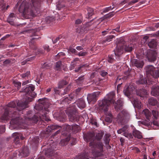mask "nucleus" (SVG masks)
I'll use <instances>...</instances> for the list:
<instances>
[{"label": "nucleus", "mask_w": 159, "mask_h": 159, "mask_svg": "<svg viewBox=\"0 0 159 159\" xmlns=\"http://www.w3.org/2000/svg\"><path fill=\"white\" fill-rule=\"evenodd\" d=\"M115 100H99L98 101L99 105L102 107L104 111H106L107 107L110 103H113L115 108L117 111L122 106L123 103L120 100H117L116 102H114Z\"/></svg>", "instance_id": "1"}, {"label": "nucleus", "mask_w": 159, "mask_h": 159, "mask_svg": "<svg viewBox=\"0 0 159 159\" xmlns=\"http://www.w3.org/2000/svg\"><path fill=\"white\" fill-rule=\"evenodd\" d=\"M89 146L94 148L92 151V154L94 157H97L101 156L103 151V145L102 142H98L96 143L94 142H91L89 143Z\"/></svg>", "instance_id": "2"}, {"label": "nucleus", "mask_w": 159, "mask_h": 159, "mask_svg": "<svg viewBox=\"0 0 159 159\" xmlns=\"http://www.w3.org/2000/svg\"><path fill=\"white\" fill-rule=\"evenodd\" d=\"M27 6L28 4L26 3L25 2H22L19 8L20 12L22 13L23 15H30L32 17L36 16L37 13L36 9L34 8L30 10L28 8Z\"/></svg>", "instance_id": "3"}, {"label": "nucleus", "mask_w": 159, "mask_h": 159, "mask_svg": "<svg viewBox=\"0 0 159 159\" xmlns=\"http://www.w3.org/2000/svg\"><path fill=\"white\" fill-rule=\"evenodd\" d=\"M35 87L34 85L32 84L28 85L21 92H20L21 95L24 97V98H25V99H27L25 97H27L28 99L31 98L29 96L34 98L36 95V94L33 91Z\"/></svg>", "instance_id": "4"}, {"label": "nucleus", "mask_w": 159, "mask_h": 159, "mask_svg": "<svg viewBox=\"0 0 159 159\" xmlns=\"http://www.w3.org/2000/svg\"><path fill=\"white\" fill-rule=\"evenodd\" d=\"M130 117V115L127 111L123 110L118 115L117 120L118 122L123 124L127 122L129 120Z\"/></svg>", "instance_id": "5"}, {"label": "nucleus", "mask_w": 159, "mask_h": 159, "mask_svg": "<svg viewBox=\"0 0 159 159\" xmlns=\"http://www.w3.org/2000/svg\"><path fill=\"white\" fill-rule=\"evenodd\" d=\"M124 48L126 52H130L132 50L133 48L131 45L128 46H125L123 47H120V48H117L115 51V55L116 57V58H118V57L123 53V48Z\"/></svg>", "instance_id": "6"}, {"label": "nucleus", "mask_w": 159, "mask_h": 159, "mask_svg": "<svg viewBox=\"0 0 159 159\" xmlns=\"http://www.w3.org/2000/svg\"><path fill=\"white\" fill-rule=\"evenodd\" d=\"M66 111L70 121L74 122L76 120L75 115L76 110L75 107H73L71 108H68Z\"/></svg>", "instance_id": "7"}, {"label": "nucleus", "mask_w": 159, "mask_h": 159, "mask_svg": "<svg viewBox=\"0 0 159 159\" xmlns=\"http://www.w3.org/2000/svg\"><path fill=\"white\" fill-rule=\"evenodd\" d=\"M133 89L131 86L126 85L124 89L123 93L125 96L127 97L128 98H131L132 96V93Z\"/></svg>", "instance_id": "8"}, {"label": "nucleus", "mask_w": 159, "mask_h": 159, "mask_svg": "<svg viewBox=\"0 0 159 159\" xmlns=\"http://www.w3.org/2000/svg\"><path fill=\"white\" fill-rule=\"evenodd\" d=\"M67 84V83L65 80H62L60 81L58 84V87L54 88V93L56 94H59L61 91L59 89L62 88L64 85Z\"/></svg>", "instance_id": "9"}, {"label": "nucleus", "mask_w": 159, "mask_h": 159, "mask_svg": "<svg viewBox=\"0 0 159 159\" xmlns=\"http://www.w3.org/2000/svg\"><path fill=\"white\" fill-rule=\"evenodd\" d=\"M131 63L133 66L138 68H142L144 65V62L143 61L137 59L132 60Z\"/></svg>", "instance_id": "10"}, {"label": "nucleus", "mask_w": 159, "mask_h": 159, "mask_svg": "<svg viewBox=\"0 0 159 159\" xmlns=\"http://www.w3.org/2000/svg\"><path fill=\"white\" fill-rule=\"evenodd\" d=\"M137 95L143 98L146 97L148 95V93L145 90L140 89L136 92Z\"/></svg>", "instance_id": "11"}, {"label": "nucleus", "mask_w": 159, "mask_h": 159, "mask_svg": "<svg viewBox=\"0 0 159 159\" xmlns=\"http://www.w3.org/2000/svg\"><path fill=\"white\" fill-rule=\"evenodd\" d=\"M16 19L15 15L14 13H11L7 19V22L11 25H14V20Z\"/></svg>", "instance_id": "12"}, {"label": "nucleus", "mask_w": 159, "mask_h": 159, "mask_svg": "<svg viewBox=\"0 0 159 159\" xmlns=\"http://www.w3.org/2000/svg\"><path fill=\"white\" fill-rule=\"evenodd\" d=\"M145 69L147 75L150 74L151 75L155 70V68L152 65L147 66L145 67Z\"/></svg>", "instance_id": "13"}, {"label": "nucleus", "mask_w": 159, "mask_h": 159, "mask_svg": "<svg viewBox=\"0 0 159 159\" xmlns=\"http://www.w3.org/2000/svg\"><path fill=\"white\" fill-rule=\"evenodd\" d=\"M17 105L20 110H22L28 107V103L26 101L24 102H17Z\"/></svg>", "instance_id": "14"}, {"label": "nucleus", "mask_w": 159, "mask_h": 159, "mask_svg": "<svg viewBox=\"0 0 159 159\" xmlns=\"http://www.w3.org/2000/svg\"><path fill=\"white\" fill-rule=\"evenodd\" d=\"M21 118H20L19 116H16L13 117L10 121L11 124H17L19 123L21 120Z\"/></svg>", "instance_id": "15"}, {"label": "nucleus", "mask_w": 159, "mask_h": 159, "mask_svg": "<svg viewBox=\"0 0 159 159\" xmlns=\"http://www.w3.org/2000/svg\"><path fill=\"white\" fill-rule=\"evenodd\" d=\"M99 93L98 92H94L92 94H89L87 98V99H94L97 98Z\"/></svg>", "instance_id": "16"}, {"label": "nucleus", "mask_w": 159, "mask_h": 159, "mask_svg": "<svg viewBox=\"0 0 159 159\" xmlns=\"http://www.w3.org/2000/svg\"><path fill=\"white\" fill-rule=\"evenodd\" d=\"M151 94L154 96L159 95V87L158 86L153 87L152 89Z\"/></svg>", "instance_id": "17"}, {"label": "nucleus", "mask_w": 159, "mask_h": 159, "mask_svg": "<svg viewBox=\"0 0 159 159\" xmlns=\"http://www.w3.org/2000/svg\"><path fill=\"white\" fill-rule=\"evenodd\" d=\"M133 135L134 137L139 139H140L142 138L141 133L137 130H134L133 132Z\"/></svg>", "instance_id": "18"}, {"label": "nucleus", "mask_w": 159, "mask_h": 159, "mask_svg": "<svg viewBox=\"0 0 159 159\" xmlns=\"http://www.w3.org/2000/svg\"><path fill=\"white\" fill-rule=\"evenodd\" d=\"M104 133L102 131H99L98 133H96L95 136V139L98 141L100 140L102 138Z\"/></svg>", "instance_id": "19"}, {"label": "nucleus", "mask_w": 159, "mask_h": 159, "mask_svg": "<svg viewBox=\"0 0 159 159\" xmlns=\"http://www.w3.org/2000/svg\"><path fill=\"white\" fill-rule=\"evenodd\" d=\"M114 37L113 35H110L106 37L105 40L102 41V44L104 45L108 44V42H109L112 40V39Z\"/></svg>", "instance_id": "20"}, {"label": "nucleus", "mask_w": 159, "mask_h": 159, "mask_svg": "<svg viewBox=\"0 0 159 159\" xmlns=\"http://www.w3.org/2000/svg\"><path fill=\"white\" fill-rule=\"evenodd\" d=\"M95 136L94 133H90L88 134L85 137V139L87 142L91 141L93 140Z\"/></svg>", "instance_id": "21"}, {"label": "nucleus", "mask_w": 159, "mask_h": 159, "mask_svg": "<svg viewBox=\"0 0 159 159\" xmlns=\"http://www.w3.org/2000/svg\"><path fill=\"white\" fill-rule=\"evenodd\" d=\"M142 113L145 115L147 119L149 120V118L151 116V113L148 109L144 110L143 111Z\"/></svg>", "instance_id": "22"}, {"label": "nucleus", "mask_w": 159, "mask_h": 159, "mask_svg": "<svg viewBox=\"0 0 159 159\" xmlns=\"http://www.w3.org/2000/svg\"><path fill=\"white\" fill-rule=\"evenodd\" d=\"M115 95L114 92H111L106 95L104 99H112L114 98Z\"/></svg>", "instance_id": "23"}, {"label": "nucleus", "mask_w": 159, "mask_h": 159, "mask_svg": "<svg viewBox=\"0 0 159 159\" xmlns=\"http://www.w3.org/2000/svg\"><path fill=\"white\" fill-rule=\"evenodd\" d=\"M133 105L134 107L138 108H140L142 107L141 103L139 100H134Z\"/></svg>", "instance_id": "24"}, {"label": "nucleus", "mask_w": 159, "mask_h": 159, "mask_svg": "<svg viewBox=\"0 0 159 159\" xmlns=\"http://www.w3.org/2000/svg\"><path fill=\"white\" fill-rule=\"evenodd\" d=\"M79 59L78 58H75L74 59L73 61L71 62L70 67V70H73L74 69L77 63L76 62Z\"/></svg>", "instance_id": "25"}, {"label": "nucleus", "mask_w": 159, "mask_h": 159, "mask_svg": "<svg viewBox=\"0 0 159 159\" xmlns=\"http://www.w3.org/2000/svg\"><path fill=\"white\" fill-rule=\"evenodd\" d=\"M75 159H89V158L87 154L83 153L76 157Z\"/></svg>", "instance_id": "26"}, {"label": "nucleus", "mask_w": 159, "mask_h": 159, "mask_svg": "<svg viewBox=\"0 0 159 159\" xmlns=\"http://www.w3.org/2000/svg\"><path fill=\"white\" fill-rule=\"evenodd\" d=\"M21 153L23 154V156H24L25 157L27 156L28 154V149L26 148H24L21 150Z\"/></svg>", "instance_id": "27"}, {"label": "nucleus", "mask_w": 159, "mask_h": 159, "mask_svg": "<svg viewBox=\"0 0 159 159\" xmlns=\"http://www.w3.org/2000/svg\"><path fill=\"white\" fill-rule=\"evenodd\" d=\"M148 45L150 48H154L156 46V43L155 41L153 40L148 43Z\"/></svg>", "instance_id": "28"}, {"label": "nucleus", "mask_w": 159, "mask_h": 159, "mask_svg": "<svg viewBox=\"0 0 159 159\" xmlns=\"http://www.w3.org/2000/svg\"><path fill=\"white\" fill-rule=\"evenodd\" d=\"M123 135L125 137L129 138H133L132 134L131 133H129L127 129H126V131L123 133Z\"/></svg>", "instance_id": "29"}, {"label": "nucleus", "mask_w": 159, "mask_h": 159, "mask_svg": "<svg viewBox=\"0 0 159 159\" xmlns=\"http://www.w3.org/2000/svg\"><path fill=\"white\" fill-rule=\"evenodd\" d=\"M110 135L109 134H106L105 135L104 137V141L106 144H108L110 140L109 138Z\"/></svg>", "instance_id": "30"}, {"label": "nucleus", "mask_w": 159, "mask_h": 159, "mask_svg": "<svg viewBox=\"0 0 159 159\" xmlns=\"http://www.w3.org/2000/svg\"><path fill=\"white\" fill-rule=\"evenodd\" d=\"M87 11L88 16V18H89L93 14V9L91 8H88L87 9Z\"/></svg>", "instance_id": "31"}, {"label": "nucleus", "mask_w": 159, "mask_h": 159, "mask_svg": "<svg viewBox=\"0 0 159 159\" xmlns=\"http://www.w3.org/2000/svg\"><path fill=\"white\" fill-rule=\"evenodd\" d=\"M8 113V111H6L4 114L2 116V119L3 120H7L8 119L7 116Z\"/></svg>", "instance_id": "32"}, {"label": "nucleus", "mask_w": 159, "mask_h": 159, "mask_svg": "<svg viewBox=\"0 0 159 159\" xmlns=\"http://www.w3.org/2000/svg\"><path fill=\"white\" fill-rule=\"evenodd\" d=\"M14 86L17 87V89H19L21 87V83L19 82L14 81L13 82Z\"/></svg>", "instance_id": "33"}, {"label": "nucleus", "mask_w": 159, "mask_h": 159, "mask_svg": "<svg viewBox=\"0 0 159 159\" xmlns=\"http://www.w3.org/2000/svg\"><path fill=\"white\" fill-rule=\"evenodd\" d=\"M156 53L155 52L153 54L151 57H148V60L150 61H154L156 59Z\"/></svg>", "instance_id": "34"}, {"label": "nucleus", "mask_w": 159, "mask_h": 159, "mask_svg": "<svg viewBox=\"0 0 159 159\" xmlns=\"http://www.w3.org/2000/svg\"><path fill=\"white\" fill-rule=\"evenodd\" d=\"M127 129V127L126 126H125L121 129H119L117 130V132L119 134H120L122 133H124L126 131V129Z\"/></svg>", "instance_id": "35"}, {"label": "nucleus", "mask_w": 159, "mask_h": 159, "mask_svg": "<svg viewBox=\"0 0 159 159\" xmlns=\"http://www.w3.org/2000/svg\"><path fill=\"white\" fill-rule=\"evenodd\" d=\"M78 105L79 107L83 108L85 106L83 100H80Z\"/></svg>", "instance_id": "36"}, {"label": "nucleus", "mask_w": 159, "mask_h": 159, "mask_svg": "<svg viewBox=\"0 0 159 159\" xmlns=\"http://www.w3.org/2000/svg\"><path fill=\"white\" fill-rule=\"evenodd\" d=\"M152 113L154 117L157 119L158 117V112L156 110L152 111Z\"/></svg>", "instance_id": "37"}, {"label": "nucleus", "mask_w": 159, "mask_h": 159, "mask_svg": "<svg viewBox=\"0 0 159 159\" xmlns=\"http://www.w3.org/2000/svg\"><path fill=\"white\" fill-rule=\"evenodd\" d=\"M152 76L154 78L159 77V70L156 71L155 72L154 71Z\"/></svg>", "instance_id": "38"}, {"label": "nucleus", "mask_w": 159, "mask_h": 159, "mask_svg": "<svg viewBox=\"0 0 159 159\" xmlns=\"http://www.w3.org/2000/svg\"><path fill=\"white\" fill-rule=\"evenodd\" d=\"M61 61H58L56 63L55 67L57 70H59L61 68Z\"/></svg>", "instance_id": "39"}, {"label": "nucleus", "mask_w": 159, "mask_h": 159, "mask_svg": "<svg viewBox=\"0 0 159 159\" xmlns=\"http://www.w3.org/2000/svg\"><path fill=\"white\" fill-rule=\"evenodd\" d=\"M30 120L32 121V122L36 123L38 120V118L36 116H34L32 119H30Z\"/></svg>", "instance_id": "40"}, {"label": "nucleus", "mask_w": 159, "mask_h": 159, "mask_svg": "<svg viewBox=\"0 0 159 159\" xmlns=\"http://www.w3.org/2000/svg\"><path fill=\"white\" fill-rule=\"evenodd\" d=\"M114 56L111 55L109 56L108 59V61L110 63H112L114 61Z\"/></svg>", "instance_id": "41"}, {"label": "nucleus", "mask_w": 159, "mask_h": 159, "mask_svg": "<svg viewBox=\"0 0 159 159\" xmlns=\"http://www.w3.org/2000/svg\"><path fill=\"white\" fill-rule=\"evenodd\" d=\"M114 8V7H111V6H110L108 7L105 8L103 10V12H107L109 10H112Z\"/></svg>", "instance_id": "42"}, {"label": "nucleus", "mask_w": 159, "mask_h": 159, "mask_svg": "<svg viewBox=\"0 0 159 159\" xmlns=\"http://www.w3.org/2000/svg\"><path fill=\"white\" fill-rule=\"evenodd\" d=\"M138 82L139 84H145L147 83V80L145 79H140Z\"/></svg>", "instance_id": "43"}, {"label": "nucleus", "mask_w": 159, "mask_h": 159, "mask_svg": "<svg viewBox=\"0 0 159 159\" xmlns=\"http://www.w3.org/2000/svg\"><path fill=\"white\" fill-rule=\"evenodd\" d=\"M84 79L83 77L79 78L77 79L76 80V82L78 84H81L83 82V80Z\"/></svg>", "instance_id": "44"}, {"label": "nucleus", "mask_w": 159, "mask_h": 159, "mask_svg": "<svg viewBox=\"0 0 159 159\" xmlns=\"http://www.w3.org/2000/svg\"><path fill=\"white\" fill-rule=\"evenodd\" d=\"M88 65L87 64H86L85 65H81L79 67H78V69L77 70H75V71L76 72H78L81 68L84 67L86 66H88Z\"/></svg>", "instance_id": "45"}, {"label": "nucleus", "mask_w": 159, "mask_h": 159, "mask_svg": "<svg viewBox=\"0 0 159 159\" xmlns=\"http://www.w3.org/2000/svg\"><path fill=\"white\" fill-rule=\"evenodd\" d=\"M30 75V71H27L25 74L21 75L22 78H25V77H28Z\"/></svg>", "instance_id": "46"}, {"label": "nucleus", "mask_w": 159, "mask_h": 159, "mask_svg": "<svg viewBox=\"0 0 159 159\" xmlns=\"http://www.w3.org/2000/svg\"><path fill=\"white\" fill-rule=\"evenodd\" d=\"M100 74L102 76L104 77L107 74V73L104 70H102L100 72Z\"/></svg>", "instance_id": "47"}, {"label": "nucleus", "mask_w": 159, "mask_h": 159, "mask_svg": "<svg viewBox=\"0 0 159 159\" xmlns=\"http://www.w3.org/2000/svg\"><path fill=\"white\" fill-rule=\"evenodd\" d=\"M75 95L72 94H70L68 95V97H67V99H72L74 98Z\"/></svg>", "instance_id": "48"}, {"label": "nucleus", "mask_w": 159, "mask_h": 159, "mask_svg": "<svg viewBox=\"0 0 159 159\" xmlns=\"http://www.w3.org/2000/svg\"><path fill=\"white\" fill-rule=\"evenodd\" d=\"M86 54V52L81 51L78 54V55L79 56H85Z\"/></svg>", "instance_id": "49"}, {"label": "nucleus", "mask_w": 159, "mask_h": 159, "mask_svg": "<svg viewBox=\"0 0 159 159\" xmlns=\"http://www.w3.org/2000/svg\"><path fill=\"white\" fill-rule=\"evenodd\" d=\"M43 48L47 52H48L50 50V49L48 45H45L43 46Z\"/></svg>", "instance_id": "50"}, {"label": "nucleus", "mask_w": 159, "mask_h": 159, "mask_svg": "<svg viewBox=\"0 0 159 159\" xmlns=\"http://www.w3.org/2000/svg\"><path fill=\"white\" fill-rule=\"evenodd\" d=\"M69 51L73 53H75L76 52V49L72 48H69Z\"/></svg>", "instance_id": "51"}, {"label": "nucleus", "mask_w": 159, "mask_h": 159, "mask_svg": "<svg viewBox=\"0 0 159 159\" xmlns=\"http://www.w3.org/2000/svg\"><path fill=\"white\" fill-rule=\"evenodd\" d=\"M5 4H2L0 2V9L2 10H4L5 9Z\"/></svg>", "instance_id": "52"}, {"label": "nucleus", "mask_w": 159, "mask_h": 159, "mask_svg": "<svg viewBox=\"0 0 159 159\" xmlns=\"http://www.w3.org/2000/svg\"><path fill=\"white\" fill-rule=\"evenodd\" d=\"M9 105V106L11 107H14L16 106L15 103H14L13 102H10Z\"/></svg>", "instance_id": "53"}, {"label": "nucleus", "mask_w": 159, "mask_h": 159, "mask_svg": "<svg viewBox=\"0 0 159 159\" xmlns=\"http://www.w3.org/2000/svg\"><path fill=\"white\" fill-rule=\"evenodd\" d=\"M105 121L107 122H110L111 121V119L109 117H107L105 118Z\"/></svg>", "instance_id": "54"}, {"label": "nucleus", "mask_w": 159, "mask_h": 159, "mask_svg": "<svg viewBox=\"0 0 159 159\" xmlns=\"http://www.w3.org/2000/svg\"><path fill=\"white\" fill-rule=\"evenodd\" d=\"M152 123L154 125L158 126V123H157V122L156 121V120H153Z\"/></svg>", "instance_id": "55"}, {"label": "nucleus", "mask_w": 159, "mask_h": 159, "mask_svg": "<svg viewBox=\"0 0 159 159\" xmlns=\"http://www.w3.org/2000/svg\"><path fill=\"white\" fill-rule=\"evenodd\" d=\"M91 123L93 125H94L96 126H97V122L96 121H95L94 120H93L91 121Z\"/></svg>", "instance_id": "56"}, {"label": "nucleus", "mask_w": 159, "mask_h": 159, "mask_svg": "<svg viewBox=\"0 0 159 159\" xmlns=\"http://www.w3.org/2000/svg\"><path fill=\"white\" fill-rule=\"evenodd\" d=\"M108 30H109V29H107L106 30L103 31L102 32V35H106L107 34L106 33L108 31Z\"/></svg>", "instance_id": "57"}, {"label": "nucleus", "mask_w": 159, "mask_h": 159, "mask_svg": "<svg viewBox=\"0 0 159 159\" xmlns=\"http://www.w3.org/2000/svg\"><path fill=\"white\" fill-rule=\"evenodd\" d=\"M77 50L80 51L83 49V48L82 46H77L76 47Z\"/></svg>", "instance_id": "58"}, {"label": "nucleus", "mask_w": 159, "mask_h": 159, "mask_svg": "<svg viewBox=\"0 0 159 159\" xmlns=\"http://www.w3.org/2000/svg\"><path fill=\"white\" fill-rule=\"evenodd\" d=\"M59 37H57V38L55 40H54V39H52V41L53 43H55L56 42H57V41L59 40Z\"/></svg>", "instance_id": "59"}, {"label": "nucleus", "mask_w": 159, "mask_h": 159, "mask_svg": "<svg viewBox=\"0 0 159 159\" xmlns=\"http://www.w3.org/2000/svg\"><path fill=\"white\" fill-rule=\"evenodd\" d=\"M81 22V20L80 19H77L75 21V23L76 24H79Z\"/></svg>", "instance_id": "60"}, {"label": "nucleus", "mask_w": 159, "mask_h": 159, "mask_svg": "<svg viewBox=\"0 0 159 159\" xmlns=\"http://www.w3.org/2000/svg\"><path fill=\"white\" fill-rule=\"evenodd\" d=\"M139 1V0H133L130 2V4H131L132 3H133V4L135 3L138 2Z\"/></svg>", "instance_id": "61"}, {"label": "nucleus", "mask_w": 159, "mask_h": 159, "mask_svg": "<svg viewBox=\"0 0 159 159\" xmlns=\"http://www.w3.org/2000/svg\"><path fill=\"white\" fill-rule=\"evenodd\" d=\"M70 85H69L68 86V87H67V88L65 90H64V91L65 92V93H66V92L67 91V89H68V90H69L70 89Z\"/></svg>", "instance_id": "62"}, {"label": "nucleus", "mask_w": 159, "mask_h": 159, "mask_svg": "<svg viewBox=\"0 0 159 159\" xmlns=\"http://www.w3.org/2000/svg\"><path fill=\"white\" fill-rule=\"evenodd\" d=\"M33 58H34V57H30L28 58L26 60H27V61H29L32 60L33 59Z\"/></svg>", "instance_id": "63"}, {"label": "nucleus", "mask_w": 159, "mask_h": 159, "mask_svg": "<svg viewBox=\"0 0 159 159\" xmlns=\"http://www.w3.org/2000/svg\"><path fill=\"white\" fill-rule=\"evenodd\" d=\"M120 26H118L115 29H114L117 32H119L120 30H119V28H120Z\"/></svg>", "instance_id": "64"}]
</instances>
